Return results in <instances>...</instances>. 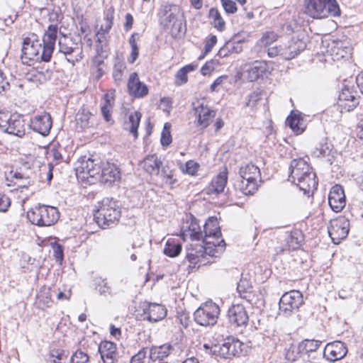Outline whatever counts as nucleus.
Listing matches in <instances>:
<instances>
[{"instance_id":"nucleus-1","label":"nucleus","mask_w":363,"mask_h":363,"mask_svg":"<svg viewBox=\"0 0 363 363\" xmlns=\"http://www.w3.org/2000/svg\"><path fill=\"white\" fill-rule=\"evenodd\" d=\"M342 65L350 69L348 74H352L350 79H345L342 84V111L350 112L359 104L357 88L363 94V72L354 78L352 73L355 71V64L344 60Z\"/></svg>"},{"instance_id":"nucleus-2","label":"nucleus","mask_w":363,"mask_h":363,"mask_svg":"<svg viewBox=\"0 0 363 363\" xmlns=\"http://www.w3.org/2000/svg\"><path fill=\"white\" fill-rule=\"evenodd\" d=\"M288 180L295 184L304 194L315 189L318 186L315 174L308 162L302 158L294 159L289 167Z\"/></svg>"},{"instance_id":"nucleus-3","label":"nucleus","mask_w":363,"mask_h":363,"mask_svg":"<svg viewBox=\"0 0 363 363\" xmlns=\"http://www.w3.org/2000/svg\"><path fill=\"white\" fill-rule=\"evenodd\" d=\"M302 11L313 18L321 19L329 15L338 16L340 10L336 0H304Z\"/></svg>"},{"instance_id":"nucleus-4","label":"nucleus","mask_w":363,"mask_h":363,"mask_svg":"<svg viewBox=\"0 0 363 363\" xmlns=\"http://www.w3.org/2000/svg\"><path fill=\"white\" fill-rule=\"evenodd\" d=\"M121 217V209L118 201L113 198H104L99 203L98 209L94 214L97 224L102 228H108L115 224Z\"/></svg>"},{"instance_id":"nucleus-5","label":"nucleus","mask_w":363,"mask_h":363,"mask_svg":"<svg viewBox=\"0 0 363 363\" xmlns=\"http://www.w3.org/2000/svg\"><path fill=\"white\" fill-rule=\"evenodd\" d=\"M183 15L180 9L174 4H165L159 13L160 23L165 30H170L171 35L176 36L182 31Z\"/></svg>"},{"instance_id":"nucleus-6","label":"nucleus","mask_w":363,"mask_h":363,"mask_svg":"<svg viewBox=\"0 0 363 363\" xmlns=\"http://www.w3.org/2000/svg\"><path fill=\"white\" fill-rule=\"evenodd\" d=\"M60 218L57 208L51 206L38 204L27 212V218L33 224L40 227L51 226Z\"/></svg>"},{"instance_id":"nucleus-7","label":"nucleus","mask_w":363,"mask_h":363,"mask_svg":"<svg viewBox=\"0 0 363 363\" xmlns=\"http://www.w3.org/2000/svg\"><path fill=\"white\" fill-rule=\"evenodd\" d=\"M240 181L238 186L240 191L245 195L253 194L258 189V181H261L259 168L252 163H249L239 170Z\"/></svg>"},{"instance_id":"nucleus-8","label":"nucleus","mask_w":363,"mask_h":363,"mask_svg":"<svg viewBox=\"0 0 363 363\" xmlns=\"http://www.w3.org/2000/svg\"><path fill=\"white\" fill-rule=\"evenodd\" d=\"M27 125L23 115L0 111V130L3 133L21 138L25 135Z\"/></svg>"},{"instance_id":"nucleus-9","label":"nucleus","mask_w":363,"mask_h":363,"mask_svg":"<svg viewBox=\"0 0 363 363\" xmlns=\"http://www.w3.org/2000/svg\"><path fill=\"white\" fill-rule=\"evenodd\" d=\"M242 342L234 337H228L222 344L211 347L205 344L204 348L209 354L223 359H230L241 352Z\"/></svg>"},{"instance_id":"nucleus-10","label":"nucleus","mask_w":363,"mask_h":363,"mask_svg":"<svg viewBox=\"0 0 363 363\" xmlns=\"http://www.w3.org/2000/svg\"><path fill=\"white\" fill-rule=\"evenodd\" d=\"M21 52V57L23 64L29 65L31 61H42L43 46L36 34L31 33L29 37L23 39Z\"/></svg>"},{"instance_id":"nucleus-11","label":"nucleus","mask_w":363,"mask_h":363,"mask_svg":"<svg viewBox=\"0 0 363 363\" xmlns=\"http://www.w3.org/2000/svg\"><path fill=\"white\" fill-rule=\"evenodd\" d=\"M220 308L211 301L201 304L194 313L195 322L202 326L213 325L216 323Z\"/></svg>"},{"instance_id":"nucleus-12","label":"nucleus","mask_w":363,"mask_h":363,"mask_svg":"<svg viewBox=\"0 0 363 363\" xmlns=\"http://www.w3.org/2000/svg\"><path fill=\"white\" fill-rule=\"evenodd\" d=\"M303 303V295L299 291L292 290L286 292L279 300V315L289 317L294 311L298 310Z\"/></svg>"},{"instance_id":"nucleus-13","label":"nucleus","mask_w":363,"mask_h":363,"mask_svg":"<svg viewBox=\"0 0 363 363\" xmlns=\"http://www.w3.org/2000/svg\"><path fill=\"white\" fill-rule=\"evenodd\" d=\"M216 247L213 245H189L186 246V259L195 267L196 264L201 262V259L208 255L211 257H216Z\"/></svg>"},{"instance_id":"nucleus-14","label":"nucleus","mask_w":363,"mask_h":363,"mask_svg":"<svg viewBox=\"0 0 363 363\" xmlns=\"http://www.w3.org/2000/svg\"><path fill=\"white\" fill-rule=\"evenodd\" d=\"M203 244L213 245L214 247H225V243L223 240L216 242L208 240L210 238L218 240L221 236V231L216 218H208L203 225Z\"/></svg>"},{"instance_id":"nucleus-15","label":"nucleus","mask_w":363,"mask_h":363,"mask_svg":"<svg viewBox=\"0 0 363 363\" xmlns=\"http://www.w3.org/2000/svg\"><path fill=\"white\" fill-rule=\"evenodd\" d=\"M57 32L58 27L57 25L51 24L48 27L41 43L43 46V52H42L41 55L42 62H48L50 61L55 47Z\"/></svg>"},{"instance_id":"nucleus-16","label":"nucleus","mask_w":363,"mask_h":363,"mask_svg":"<svg viewBox=\"0 0 363 363\" xmlns=\"http://www.w3.org/2000/svg\"><path fill=\"white\" fill-rule=\"evenodd\" d=\"M28 125L34 132L43 136H47L49 135L52 126V119L49 113L43 111L40 114L33 116Z\"/></svg>"},{"instance_id":"nucleus-17","label":"nucleus","mask_w":363,"mask_h":363,"mask_svg":"<svg viewBox=\"0 0 363 363\" xmlns=\"http://www.w3.org/2000/svg\"><path fill=\"white\" fill-rule=\"evenodd\" d=\"M228 319L234 327H246L249 316L245 308L241 304L233 305L228 311Z\"/></svg>"},{"instance_id":"nucleus-18","label":"nucleus","mask_w":363,"mask_h":363,"mask_svg":"<svg viewBox=\"0 0 363 363\" xmlns=\"http://www.w3.org/2000/svg\"><path fill=\"white\" fill-rule=\"evenodd\" d=\"M127 86L129 94L135 98H143L148 94L147 86L140 81L136 72L130 74Z\"/></svg>"},{"instance_id":"nucleus-19","label":"nucleus","mask_w":363,"mask_h":363,"mask_svg":"<svg viewBox=\"0 0 363 363\" xmlns=\"http://www.w3.org/2000/svg\"><path fill=\"white\" fill-rule=\"evenodd\" d=\"M101 162L99 160L89 157L87 160H83L80 162L79 166L77 167V171L80 174H84L83 177H95L99 176L101 170Z\"/></svg>"},{"instance_id":"nucleus-20","label":"nucleus","mask_w":363,"mask_h":363,"mask_svg":"<svg viewBox=\"0 0 363 363\" xmlns=\"http://www.w3.org/2000/svg\"><path fill=\"white\" fill-rule=\"evenodd\" d=\"M120 175L121 172L116 164L107 163L101 167L99 178L101 183L111 186L116 181L119 180Z\"/></svg>"},{"instance_id":"nucleus-21","label":"nucleus","mask_w":363,"mask_h":363,"mask_svg":"<svg viewBox=\"0 0 363 363\" xmlns=\"http://www.w3.org/2000/svg\"><path fill=\"white\" fill-rule=\"evenodd\" d=\"M306 48V44L303 40L293 38L288 45L284 47L281 57L287 60H291L303 51Z\"/></svg>"},{"instance_id":"nucleus-22","label":"nucleus","mask_w":363,"mask_h":363,"mask_svg":"<svg viewBox=\"0 0 363 363\" xmlns=\"http://www.w3.org/2000/svg\"><path fill=\"white\" fill-rule=\"evenodd\" d=\"M167 313L164 306L155 303H148L143 308V313L146 315L145 319L150 322H157L163 319L166 317Z\"/></svg>"},{"instance_id":"nucleus-23","label":"nucleus","mask_w":363,"mask_h":363,"mask_svg":"<svg viewBox=\"0 0 363 363\" xmlns=\"http://www.w3.org/2000/svg\"><path fill=\"white\" fill-rule=\"evenodd\" d=\"M228 182L227 169L220 172L216 177L213 178L210 185L206 189L207 194H220L223 192Z\"/></svg>"},{"instance_id":"nucleus-24","label":"nucleus","mask_w":363,"mask_h":363,"mask_svg":"<svg viewBox=\"0 0 363 363\" xmlns=\"http://www.w3.org/2000/svg\"><path fill=\"white\" fill-rule=\"evenodd\" d=\"M162 164V161L156 155H149L141 162L140 165L146 172L150 174H160V169Z\"/></svg>"},{"instance_id":"nucleus-25","label":"nucleus","mask_w":363,"mask_h":363,"mask_svg":"<svg viewBox=\"0 0 363 363\" xmlns=\"http://www.w3.org/2000/svg\"><path fill=\"white\" fill-rule=\"evenodd\" d=\"M267 71V65L264 62L255 61L251 65L245 66V72L247 73V79L250 82H255L263 77Z\"/></svg>"},{"instance_id":"nucleus-26","label":"nucleus","mask_w":363,"mask_h":363,"mask_svg":"<svg viewBox=\"0 0 363 363\" xmlns=\"http://www.w3.org/2000/svg\"><path fill=\"white\" fill-rule=\"evenodd\" d=\"M174 350L171 344H164L160 346H153L150 350V359L152 362L162 361L167 357Z\"/></svg>"},{"instance_id":"nucleus-27","label":"nucleus","mask_w":363,"mask_h":363,"mask_svg":"<svg viewBox=\"0 0 363 363\" xmlns=\"http://www.w3.org/2000/svg\"><path fill=\"white\" fill-rule=\"evenodd\" d=\"M286 123L289 127L297 135L302 133L306 128L303 118L300 112L294 113L292 111L287 117Z\"/></svg>"},{"instance_id":"nucleus-28","label":"nucleus","mask_w":363,"mask_h":363,"mask_svg":"<svg viewBox=\"0 0 363 363\" xmlns=\"http://www.w3.org/2000/svg\"><path fill=\"white\" fill-rule=\"evenodd\" d=\"M312 156L315 157H327V160L333 164L334 158V152L333 145L327 142L319 143L312 151Z\"/></svg>"},{"instance_id":"nucleus-29","label":"nucleus","mask_w":363,"mask_h":363,"mask_svg":"<svg viewBox=\"0 0 363 363\" xmlns=\"http://www.w3.org/2000/svg\"><path fill=\"white\" fill-rule=\"evenodd\" d=\"M98 350L104 363H106L105 359H111V361L115 359L116 346L113 342L103 341L99 344Z\"/></svg>"},{"instance_id":"nucleus-30","label":"nucleus","mask_w":363,"mask_h":363,"mask_svg":"<svg viewBox=\"0 0 363 363\" xmlns=\"http://www.w3.org/2000/svg\"><path fill=\"white\" fill-rule=\"evenodd\" d=\"M339 343H340V341L336 340L325 345L323 350V357L328 361L335 362L340 359V357H338V354L340 353Z\"/></svg>"},{"instance_id":"nucleus-31","label":"nucleus","mask_w":363,"mask_h":363,"mask_svg":"<svg viewBox=\"0 0 363 363\" xmlns=\"http://www.w3.org/2000/svg\"><path fill=\"white\" fill-rule=\"evenodd\" d=\"M340 184L332 187L328 194V204L330 208L336 213L340 212Z\"/></svg>"},{"instance_id":"nucleus-32","label":"nucleus","mask_w":363,"mask_h":363,"mask_svg":"<svg viewBox=\"0 0 363 363\" xmlns=\"http://www.w3.org/2000/svg\"><path fill=\"white\" fill-rule=\"evenodd\" d=\"M321 344V342L315 340H304L301 342L299 343L297 350L298 354L301 353L305 356L308 355L309 352H315Z\"/></svg>"},{"instance_id":"nucleus-33","label":"nucleus","mask_w":363,"mask_h":363,"mask_svg":"<svg viewBox=\"0 0 363 363\" xmlns=\"http://www.w3.org/2000/svg\"><path fill=\"white\" fill-rule=\"evenodd\" d=\"M301 235L298 232H292L289 234L286 233L284 242H286V247L290 251L298 249L301 245V240L299 239Z\"/></svg>"},{"instance_id":"nucleus-34","label":"nucleus","mask_w":363,"mask_h":363,"mask_svg":"<svg viewBox=\"0 0 363 363\" xmlns=\"http://www.w3.org/2000/svg\"><path fill=\"white\" fill-rule=\"evenodd\" d=\"M182 250V245L179 242L168 240L163 249V252L169 257H175L181 253Z\"/></svg>"},{"instance_id":"nucleus-35","label":"nucleus","mask_w":363,"mask_h":363,"mask_svg":"<svg viewBox=\"0 0 363 363\" xmlns=\"http://www.w3.org/2000/svg\"><path fill=\"white\" fill-rule=\"evenodd\" d=\"M209 18L213 20V26L218 31L222 32L225 28V23L223 19L220 12L216 8H211L209 10Z\"/></svg>"},{"instance_id":"nucleus-36","label":"nucleus","mask_w":363,"mask_h":363,"mask_svg":"<svg viewBox=\"0 0 363 363\" xmlns=\"http://www.w3.org/2000/svg\"><path fill=\"white\" fill-rule=\"evenodd\" d=\"M141 117V113L138 111L131 113L128 116V123L130 124L128 130L130 133H132L135 138H137L138 135V130L140 125Z\"/></svg>"},{"instance_id":"nucleus-37","label":"nucleus","mask_w":363,"mask_h":363,"mask_svg":"<svg viewBox=\"0 0 363 363\" xmlns=\"http://www.w3.org/2000/svg\"><path fill=\"white\" fill-rule=\"evenodd\" d=\"M68 41L67 38L64 40H60L58 42V52L63 55H68L69 52H76L79 53L80 47L78 46L77 43H71Z\"/></svg>"},{"instance_id":"nucleus-38","label":"nucleus","mask_w":363,"mask_h":363,"mask_svg":"<svg viewBox=\"0 0 363 363\" xmlns=\"http://www.w3.org/2000/svg\"><path fill=\"white\" fill-rule=\"evenodd\" d=\"M216 113L209 108L206 110L196 119V126L201 127L202 129L206 128L211 123L212 118L215 117Z\"/></svg>"},{"instance_id":"nucleus-39","label":"nucleus","mask_w":363,"mask_h":363,"mask_svg":"<svg viewBox=\"0 0 363 363\" xmlns=\"http://www.w3.org/2000/svg\"><path fill=\"white\" fill-rule=\"evenodd\" d=\"M338 222L337 219L332 220L330 221V225L328 227L329 236L335 245H339L340 243V233L339 232L340 226L338 225Z\"/></svg>"},{"instance_id":"nucleus-40","label":"nucleus","mask_w":363,"mask_h":363,"mask_svg":"<svg viewBox=\"0 0 363 363\" xmlns=\"http://www.w3.org/2000/svg\"><path fill=\"white\" fill-rule=\"evenodd\" d=\"M138 36V33H133L129 38V44L131 48V52L130 56L128 58V61L130 64H133L139 55V48L136 43L135 37Z\"/></svg>"},{"instance_id":"nucleus-41","label":"nucleus","mask_w":363,"mask_h":363,"mask_svg":"<svg viewBox=\"0 0 363 363\" xmlns=\"http://www.w3.org/2000/svg\"><path fill=\"white\" fill-rule=\"evenodd\" d=\"M91 114L89 111L83 110L82 113H78L77 116V125L80 126L82 129H85L91 126L90 119Z\"/></svg>"},{"instance_id":"nucleus-42","label":"nucleus","mask_w":363,"mask_h":363,"mask_svg":"<svg viewBox=\"0 0 363 363\" xmlns=\"http://www.w3.org/2000/svg\"><path fill=\"white\" fill-rule=\"evenodd\" d=\"M171 125L169 123H166L164 125L163 130L161 133L160 142L163 147L169 146L172 141V135L170 133Z\"/></svg>"},{"instance_id":"nucleus-43","label":"nucleus","mask_w":363,"mask_h":363,"mask_svg":"<svg viewBox=\"0 0 363 363\" xmlns=\"http://www.w3.org/2000/svg\"><path fill=\"white\" fill-rule=\"evenodd\" d=\"M125 67V64L123 62L118 59L116 60L113 70V77L116 82L121 81L123 72Z\"/></svg>"},{"instance_id":"nucleus-44","label":"nucleus","mask_w":363,"mask_h":363,"mask_svg":"<svg viewBox=\"0 0 363 363\" xmlns=\"http://www.w3.org/2000/svg\"><path fill=\"white\" fill-rule=\"evenodd\" d=\"M240 42L241 40L237 36H233L230 40L226 42V48L230 53H239L242 50Z\"/></svg>"},{"instance_id":"nucleus-45","label":"nucleus","mask_w":363,"mask_h":363,"mask_svg":"<svg viewBox=\"0 0 363 363\" xmlns=\"http://www.w3.org/2000/svg\"><path fill=\"white\" fill-rule=\"evenodd\" d=\"M199 168V164L197 162H194L193 160H189L186 162L184 166H181V169L184 173L192 176L196 174Z\"/></svg>"},{"instance_id":"nucleus-46","label":"nucleus","mask_w":363,"mask_h":363,"mask_svg":"<svg viewBox=\"0 0 363 363\" xmlns=\"http://www.w3.org/2000/svg\"><path fill=\"white\" fill-rule=\"evenodd\" d=\"M189 232L192 240H199L201 238H203L200 227L196 222H191L189 227Z\"/></svg>"},{"instance_id":"nucleus-47","label":"nucleus","mask_w":363,"mask_h":363,"mask_svg":"<svg viewBox=\"0 0 363 363\" xmlns=\"http://www.w3.org/2000/svg\"><path fill=\"white\" fill-rule=\"evenodd\" d=\"M89 356L82 350L76 351L70 358V363H87Z\"/></svg>"},{"instance_id":"nucleus-48","label":"nucleus","mask_w":363,"mask_h":363,"mask_svg":"<svg viewBox=\"0 0 363 363\" xmlns=\"http://www.w3.org/2000/svg\"><path fill=\"white\" fill-rule=\"evenodd\" d=\"M262 99V94L259 91H255L247 96V99L245 102V106L253 108L257 104V102Z\"/></svg>"},{"instance_id":"nucleus-49","label":"nucleus","mask_w":363,"mask_h":363,"mask_svg":"<svg viewBox=\"0 0 363 363\" xmlns=\"http://www.w3.org/2000/svg\"><path fill=\"white\" fill-rule=\"evenodd\" d=\"M67 61L73 66L83 58L82 49L79 48V53L76 52H69L68 55H64Z\"/></svg>"},{"instance_id":"nucleus-50","label":"nucleus","mask_w":363,"mask_h":363,"mask_svg":"<svg viewBox=\"0 0 363 363\" xmlns=\"http://www.w3.org/2000/svg\"><path fill=\"white\" fill-rule=\"evenodd\" d=\"M222 6L227 13L233 14L237 11V6L233 0H221Z\"/></svg>"},{"instance_id":"nucleus-51","label":"nucleus","mask_w":363,"mask_h":363,"mask_svg":"<svg viewBox=\"0 0 363 363\" xmlns=\"http://www.w3.org/2000/svg\"><path fill=\"white\" fill-rule=\"evenodd\" d=\"M297 352H298L297 348L293 347V348L289 349L286 353V359L289 362H293L298 361L299 357H305L304 354H302L301 353H299L298 354Z\"/></svg>"},{"instance_id":"nucleus-52","label":"nucleus","mask_w":363,"mask_h":363,"mask_svg":"<svg viewBox=\"0 0 363 363\" xmlns=\"http://www.w3.org/2000/svg\"><path fill=\"white\" fill-rule=\"evenodd\" d=\"M193 111L195 115L196 119L199 118V116H201L206 110L208 108V106L203 104V103L197 101L196 103H192Z\"/></svg>"},{"instance_id":"nucleus-53","label":"nucleus","mask_w":363,"mask_h":363,"mask_svg":"<svg viewBox=\"0 0 363 363\" xmlns=\"http://www.w3.org/2000/svg\"><path fill=\"white\" fill-rule=\"evenodd\" d=\"M11 206V199L5 194H0V212L5 213Z\"/></svg>"},{"instance_id":"nucleus-54","label":"nucleus","mask_w":363,"mask_h":363,"mask_svg":"<svg viewBox=\"0 0 363 363\" xmlns=\"http://www.w3.org/2000/svg\"><path fill=\"white\" fill-rule=\"evenodd\" d=\"M147 354V349L142 348L137 354L131 357L130 363H143V360Z\"/></svg>"},{"instance_id":"nucleus-55","label":"nucleus","mask_w":363,"mask_h":363,"mask_svg":"<svg viewBox=\"0 0 363 363\" xmlns=\"http://www.w3.org/2000/svg\"><path fill=\"white\" fill-rule=\"evenodd\" d=\"M277 38V35L273 32H267L264 34L262 41L263 43H264L266 45H269L272 43L274 42Z\"/></svg>"},{"instance_id":"nucleus-56","label":"nucleus","mask_w":363,"mask_h":363,"mask_svg":"<svg viewBox=\"0 0 363 363\" xmlns=\"http://www.w3.org/2000/svg\"><path fill=\"white\" fill-rule=\"evenodd\" d=\"M54 257L57 262H62L64 257L63 247L61 245L56 243L53 246Z\"/></svg>"},{"instance_id":"nucleus-57","label":"nucleus","mask_w":363,"mask_h":363,"mask_svg":"<svg viewBox=\"0 0 363 363\" xmlns=\"http://www.w3.org/2000/svg\"><path fill=\"white\" fill-rule=\"evenodd\" d=\"M187 73L186 71L184 70V69H179L177 72L176 73V78L179 81V82H177L176 84L177 85H182L187 82L188 77H187Z\"/></svg>"},{"instance_id":"nucleus-58","label":"nucleus","mask_w":363,"mask_h":363,"mask_svg":"<svg viewBox=\"0 0 363 363\" xmlns=\"http://www.w3.org/2000/svg\"><path fill=\"white\" fill-rule=\"evenodd\" d=\"M284 47L282 46H272L269 45L267 48V55L269 57H274L276 56L280 55L281 56V52L283 51Z\"/></svg>"},{"instance_id":"nucleus-59","label":"nucleus","mask_w":363,"mask_h":363,"mask_svg":"<svg viewBox=\"0 0 363 363\" xmlns=\"http://www.w3.org/2000/svg\"><path fill=\"white\" fill-rule=\"evenodd\" d=\"M217 43V37L214 35H211L208 40H206L204 45V54L210 52L214 45Z\"/></svg>"},{"instance_id":"nucleus-60","label":"nucleus","mask_w":363,"mask_h":363,"mask_svg":"<svg viewBox=\"0 0 363 363\" xmlns=\"http://www.w3.org/2000/svg\"><path fill=\"white\" fill-rule=\"evenodd\" d=\"M68 352L62 350H52L50 355L56 358L58 361L65 360L67 357Z\"/></svg>"},{"instance_id":"nucleus-61","label":"nucleus","mask_w":363,"mask_h":363,"mask_svg":"<svg viewBox=\"0 0 363 363\" xmlns=\"http://www.w3.org/2000/svg\"><path fill=\"white\" fill-rule=\"evenodd\" d=\"M343 141L347 140V145L345 147V152H351L355 149V142L356 140L354 138L351 136L344 137L342 139Z\"/></svg>"},{"instance_id":"nucleus-62","label":"nucleus","mask_w":363,"mask_h":363,"mask_svg":"<svg viewBox=\"0 0 363 363\" xmlns=\"http://www.w3.org/2000/svg\"><path fill=\"white\" fill-rule=\"evenodd\" d=\"M10 84L6 79L4 72L0 69V93L10 89Z\"/></svg>"},{"instance_id":"nucleus-63","label":"nucleus","mask_w":363,"mask_h":363,"mask_svg":"<svg viewBox=\"0 0 363 363\" xmlns=\"http://www.w3.org/2000/svg\"><path fill=\"white\" fill-rule=\"evenodd\" d=\"M112 107H108L106 105H102L101 107V114L104 118V120L107 122H109L111 119V109Z\"/></svg>"},{"instance_id":"nucleus-64","label":"nucleus","mask_w":363,"mask_h":363,"mask_svg":"<svg viewBox=\"0 0 363 363\" xmlns=\"http://www.w3.org/2000/svg\"><path fill=\"white\" fill-rule=\"evenodd\" d=\"M331 60L334 62H338L340 60V55H339V49L335 47L331 48L330 50H328Z\"/></svg>"}]
</instances>
